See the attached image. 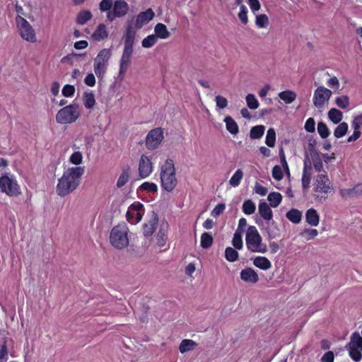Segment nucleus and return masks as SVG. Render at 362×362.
Returning a JSON list of instances; mask_svg holds the SVG:
<instances>
[{
    "label": "nucleus",
    "instance_id": "obj_49",
    "mask_svg": "<svg viewBox=\"0 0 362 362\" xmlns=\"http://www.w3.org/2000/svg\"><path fill=\"white\" fill-rule=\"evenodd\" d=\"M317 132L322 139L327 138L330 134L327 124L322 122L317 124Z\"/></svg>",
    "mask_w": 362,
    "mask_h": 362
},
{
    "label": "nucleus",
    "instance_id": "obj_6",
    "mask_svg": "<svg viewBox=\"0 0 362 362\" xmlns=\"http://www.w3.org/2000/svg\"><path fill=\"white\" fill-rule=\"evenodd\" d=\"M81 111L76 103L70 104L60 109L56 115V122L61 124L75 122L80 117Z\"/></svg>",
    "mask_w": 362,
    "mask_h": 362
},
{
    "label": "nucleus",
    "instance_id": "obj_1",
    "mask_svg": "<svg viewBox=\"0 0 362 362\" xmlns=\"http://www.w3.org/2000/svg\"><path fill=\"white\" fill-rule=\"evenodd\" d=\"M84 167L76 166L68 168L58 180L56 192L60 197H65L74 192L79 185L84 173Z\"/></svg>",
    "mask_w": 362,
    "mask_h": 362
},
{
    "label": "nucleus",
    "instance_id": "obj_63",
    "mask_svg": "<svg viewBox=\"0 0 362 362\" xmlns=\"http://www.w3.org/2000/svg\"><path fill=\"white\" fill-rule=\"evenodd\" d=\"M86 85L90 87H93L95 85V77L93 74L89 73L84 78Z\"/></svg>",
    "mask_w": 362,
    "mask_h": 362
},
{
    "label": "nucleus",
    "instance_id": "obj_11",
    "mask_svg": "<svg viewBox=\"0 0 362 362\" xmlns=\"http://www.w3.org/2000/svg\"><path fill=\"white\" fill-rule=\"evenodd\" d=\"M332 94V91L323 86L317 87L314 91L313 97L314 106L317 109H322L325 103L329 100Z\"/></svg>",
    "mask_w": 362,
    "mask_h": 362
},
{
    "label": "nucleus",
    "instance_id": "obj_27",
    "mask_svg": "<svg viewBox=\"0 0 362 362\" xmlns=\"http://www.w3.org/2000/svg\"><path fill=\"white\" fill-rule=\"evenodd\" d=\"M83 103L86 109H93L95 105V95L92 92H85L83 95Z\"/></svg>",
    "mask_w": 362,
    "mask_h": 362
},
{
    "label": "nucleus",
    "instance_id": "obj_41",
    "mask_svg": "<svg viewBox=\"0 0 362 362\" xmlns=\"http://www.w3.org/2000/svg\"><path fill=\"white\" fill-rule=\"evenodd\" d=\"M238 252L236 251L235 249L231 247H228L226 248L225 257L228 262H234L236 260H238Z\"/></svg>",
    "mask_w": 362,
    "mask_h": 362
},
{
    "label": "nucleus",
    "instance_id": "obj_42",
    "mask_svg": "<svg viewBox=\"0 0 362 362\" xmlns=\"http://www.w3.org/2000/svg\"><path fill=\"white\" fill-rule=\"evenodd\" d=\"M245 100L247 107L251 110H256L259 105V103L254 94H247L245 97Z\"/></svg>",
    "mask_w": 362,
    "mask_h": 362
},
{
    "label": "nucleus",
    "instance_id": "obj_10",
    "mask_svg": "<svg viewBox=\"0 0 362 362\" xmlns=\"http://www.w3.org/2000/svg\"><path fill=\"white\" fill-rule=\"evenodd\" d=\"M16 22L19 34L23 40L29 42H36L37 37L35 30L26 19L21 16H17Z\"/></svg>",
    "mask_w": 362,
    "mask_h": 362
},
{
    "label": "nucleus",
    "instance_id": "obj_12",
    "mask_svg": "<svg viewBox=\"0 0 362 362\" xmlns=\"http://www.w3.org/2000/svg\"><path fill=\"white\" fill-rule=\"evenodd\" d=\"M129 11V5L124 0L114 1L112 10L107 13V19L112 22L115 18L124 17Z\"/></svg>",
    "mask_w": 362,
    "mask_h": 362
},
{
    "label": "nucleus",
    "instance_id": "obj_22",
    "mask_svg": "<svg viewBox=\"0 0 362 362\" xmlns=\"http://www.w3.org/2000/svg\"><path fill=\"white\" fill-rule=\"evenodd\" d=\"M158 221L157 218H154L144 223L143 225V234L146 238L151 237L156 229Z\"/></svg>",
    "mask_w": 362,
    "mask_h": 362
},
{
    "label": "nucleus",
    "instance_id": "obj_2",
    "mask_svg": "<svg viewBox=\"0 0 362 362\" xmlns=\"http://www.w3.org/2000/svg\"><path fill=\"white\" fill-rule=\"evenodd\" d=\"M160 187L167 192H173L177 185L175 175L174 161L172 159L165 160L160 168Z\"/></svg>",
    "mask_w": 362,
    "mask_h": 362
},
{
    "label": "nucleus",
    "instance_id": "obj_64",
    "mask_svg": "<svg viewBox=\"0 0 362 362\" xmlns=\"http://www.w3.org/2000/svg\"><path fill=\"white\" fill-rule=\"evenodd\" d=\"M334 355L331 351L326 352L321 358V362H334Z\"/></svg>",
    "mask_w": 362,
    "mask_h": 362
},
{
    "label": "nucleus",
    "instance_id": "obj_33",
    "mask_svg": "<svg viewBox=\"0 0 362 362\" xmlns=\"http://www.w3.org/2000/svg\"><path fill=\"white\" fill-rule=\"evenodd\" d=\"M286 218L293 223H298L302 218V213L296 209H292L286 214Z\"/></svg>",
    "mask_w": 362,
    "mask_h": 362
},
{
    "label": "nucleus",
    "instance_id": "obj_62",
    "mask_svg": "<svg viewBox=\"0 0 362 362\" xmlns=\"http://www.w3.org/2000/svg\"><path fill=\"white\" fill-rule=\"evenodd\" d=\"M248 5L254 13L258 11L261 8L260 2L259 0H248Z\"/></svg>",
    "mask_w": 362,
    "mask_h": 362
},
{
    "label": "nucleus",
    "instance_id": "obj_7",
    "mask_svg": "<svg viewBox=\"0 0 362 362\" xmlns=\"http://www.w3.org/2000/svg\"><path fill=\"white\" fill-rule=\"evenodd\" d=\"M349 357L354 362H360L362 359V337L358 332H353L350 340L345 346Z\"/></svg>",
    "mask_w": 362,
    "mask_h": 362
},
{
    "label": "nucleus",
    "instance_id": "obj_59",
    "mask_svg": "<svg viewBox=\"0 0 362 362\" xmlns=\"http://www.w3.org/2000/svg\"><path fill=\"white\" fill-rule=\"evenodd\" d=\"M283 171L279 165H275L272 169V177L276 180H281L283 178Z\"/></svg>",
    "mask_w": 362,
    "mask_h": 362
},
{
    "label": "nucleus",
    "instance_id": "obj_32",
    "mask_svg": "<svg viewBox=\"0 0 362 362\" xmlns=\"http://www.w3.org/2000/svg\"><path fill=\"white\" fill-rule=\"evenodd\" d=\"M279 97L286 104H291L296 98V94L292 90H284L279 93Z\"/></svg>",
    "mask_w": 362,
    "mask_h": 362
},
{
    "label": "nucleus",
    "instance_id": "obj_34",
    "mask_svg": "<svg viewBox=\"0 0 362 362\" xmlns=\"http://www.w3.org/2000/svg\"><path fill=\"white\" fill-rule=\"evenodd\" d=\"M348 129L349 125L346 122H340L334 131V136L337 139L341 138L346 134Z\"/></svg>",
    "mask_w": 362,
    "mask_h": 362
},
{
    "label": "nucleus",
    "instance_id": "obj_55",
    "mask_svg": "<svg viewBox=\"0 0 362 362\" xmlns=\"http://www.w3.org/2000/svg\"><path fill=\"white\" fill-rule=\"evenodd\" d=\"M216 106L218 109H224L228 106V100L221 95H217L215 98Z\"/></svg>",
    "mask_w": 362,
    "mask_h": 362
},
{
    "label": "nucleus",
    "instance_id": "obj_24",
    "mask_svg": "<svg viewBox=\"0 0 362 362\" xmlns=\"http://www.w3.org/2000/svg\"><path fill=\"white\" fill-rule=\"evenodd\" d=\"M155 35L158 38L163 40L167 39L170 36V32L168 30L167 27L163 23H158L154 28Z\"/></svg>",
    "mask_w": 362,
    "mask_h": 362
},
{
    "label": "nucleus",
    "instance_id": "obj_46",
    "mask_svg": "<svg viewBox=\"0 0 362 362\" xmlns=\"http://www.w3.org/2000/svg\"><path fill=\"white\" fill-rule=\"evenodd\" d=\"M139 189L142 191H146L150 193H156L158 192V186L153 182H144L142 183Z\"/></svg>",
    "mask_w": 362,
    "mask_h": 362
},
{
    "label": "nucleus",
    "instance_id": "obj_39",
    "mask_svg": "<svg viewBox=\"0 0 362 362\" xmlns=\"http://www.w3.org/2000/svg\"><path fill=\"white\" fill-rule=\"evenodd\" d=\"M242 209L245 214L251 215L255 213L256 206L253 201L251 199H247L243 202Z\"/></svg>",
    "mask_w": 362,
    "mask_h": 362
},
{
    "label": "nucleus",
    "instance_id": "obj_37",
    "mask_svg": "<svg viewBox=\"0 0 362 362\" xmlns=\"http://www.w3.org/2000/svg\"><path fill=\"white\" fill-rule=\"evenodd\" d=\"M92 13L90 11L84 10L78 13L76 18V23L79 25H84L92 18Z\"/></svg>",
    "mask_w": 362,
    "mask_h": 362
},
{
    "label": "nucleus",
    "instance_id": "obj_57",
    "mask_svg": "<svg viewBox=\"0 0 362 362\" xmlns=\"http://www.w3.org/2000/svg\"><path fill=\"white\" fill-rule=\"evenodd\" d=\"M304 128L309 133L314 132L315 129V119L313 117H309L305 123Z\"/></svg>",
    "mask_w": 362,
    "mask_h": 362
},
{
    "label": "nucleus",
    "instance_id": "obj_25",
    "mask_svg": "<svg viewBox=\"0 0 362 362\" xmlns=\"http://www.w3.org/2000/svg\"><path fill=\"white\" fill-rule=\"evenodd\" d=\"M226 129L233 135H235L239 132V128L237 122L230 117L226 116L224 119Z\"/></svg>",
    "mask_w": 362,
    "mask_h": 362
},
{
    "label": "nucleus",
    "instance_id": "obj_9",
    "mask_svg": "<svg viewBox=\"0 0 362 362\" xmlns=\"http://www.w3.org/2000/svg\"><path fill=\"white\" fill-rule=\"evenodd\" d=\"M111 54L112 53L110 49L104 48L99 52L94 59V72L98 78H103L106 73Z\"/></svg>",
    "mask_w": 362,
    "mask_h": 362
},
{
    "label": "nucleus",
    "instance_id": "obj_29",
    "mask_svg": "<svg viewBox=\"0 0 362 362\" xmlns=\"http://www.w3.org/2000/svg\"><path fill=\"white\" fill-rule=\"evenodd\" d=\"M131 63V58L130 57H121L120 61H119V74L118 78H119L121 80L124 78V76L128 69L129 65Z\"/></svg>",
    "mask_w": 362,
    "mask_h": 362
},
{
    "label": "nucleus",
    "instance_id": "obj_4",
    "mask_svg": "<svg viewBox=\"0 0 362 362\" xmlns=\"http://www.w3.org/2000/svg\"><path fill=\"white\" fill-rule=\"evenodd\" d=\"M129 228L124 223L114 226L110 233V242L117 249L122 250L129 245Z\"/></svg>",
    "mask_w": 362,
    "mask_h": 362
},
{
    "label": "nucleus",
    "instance_id": "obj_53",
    "mask_svg": "<svg viewBox=\"0 0 362 362\" xmlns=\"http://www.w3.org/2000/svg\"><path fill=\"white\" fill-rule=\"evenodd\" d=\"M238 18L240 21L244 24L246 25L248 23L247 19V8L245 5H241L240 6V11L238 13Z\"/></svg>",
    "mask_w": 362,
    "mask_h": 362
},
{
    "label": "nucleus",
    "instance_id": "obj_51",
    "mask_svg": "<svg viewBox=\"0 0 362 362\" xmlns=\"http://www.w3.org/2000/svg\"><path fill=\"white\" fill-rule=\"evenodd\" d=\"M335 103L339 107L346 109L349 106V98L347 95L337 97L335 99Z\"/></svg>",
    "mask_w": 362,
    "mask_h": 362
},
{
    "label": "nucleus",
    "instance_id": "obj_3",
    "mask_svg": "<svg viewBox=\"0 0 362 362\" xmlns=\"http://www.w3.org/2000/svg\"><path fill=\"white\" fill-rule=\"evenodd\" d=\"M333 190V184L325 171L316 176L313 188V194L316 201L324 202Z\"/></svg>",
    "mask_w": 362,
    "mask_h": 362
},
{
    "label": "nucleus",
    "instance_id": "obj_31",
    "mask_svg": "<svg viewBox=\"0 0 362 362\" xmlns=\"http://www.w3.org/2000/svg\"><path fill=\"white\" fill-rule=\"evenodd\" d=\"M136 32L132 25H129L124 34V45L133 46L134 43Z\"/></svg>",
    "mask_w": 362,
    "mask_h": 362
},
{
    "label": "nucleus",
    "instance_id": "obj_40",
    "mask_svg": "<svg viewBox=\"0 0 362 362\" xmlns=\"http://www.w3.org/2000/svg\"><path fill=\"white\" fill-rule=\"evenodd\" d=\"M299 235L305 240H310L317 236L318 231L314 228H305L300 233Z\"/></svg>",
    "mask_w": 362,
    "mask_h": 362
},
{
    "label": "nucleus",
    "instance_id": "obj_48",
    "mask_svg": "<svg viewBox=\"0 0 362 362\" xmlns=\"http://www.w3.org/2000/svg\"><path fill=\"white\" fill-rule=\"evenodd\" d=\"M157 40L158 39L156 35H149L142 40L141 45L144 48H150L157 42Z\"/></svg>",
    "mask_w": 362,
    "mask_h": 362
},
{
    "label": "nucleus",
    "instance_id": "obj_35",
    "mask_svg": "<svg viewBox=\"0 0 362 362\" xmlns=\"http://www.w3.org/2000/svg\"><path fill=\"white\" fill-rule=\"evenodd\" d=\"M267 199L269 202L270 206L276 208L281 204L282 196L280 193L274 192L269 194Z\"/></svg>",
    "mask_w": 362,
    "mask_h": 362
},
{
    "label": "nucleus",
    "instance_id": "obj_17",
    "mask_svg": "<svg viewBox=\"0 0 362 362\" xmlns=\"http://www.w3.org/2000/svg\"><path fill=\"white\" fill-rule=\"evenodd\" d=\"M241 280L246 283L256 284L259 281L257 273L252 268L247 267L240 272Z\"/></svg>",
    "mask_w": 362,
    "mask_h": 362
},
{
    "label": "nucleus",
    "instance_id": "obj_61",
    "mask_svg": "<svg viewBox=\"0 0 362 362\" xmlns=\"http://www.w3.org/2000/svg\"><path fill=\"white\" fill-rule=\"evenodd\" d=\"M254 191L256 194L260 196H265L268 192L267 188L259 185V183L255 184Z\"/></svg>",
    "mask_w": 362,
    "mask_h": 362
},
{
    "label": "nucleus",
    "instance_id": "obj_26",
    "mask_svg": "<svg viewBox=\"0 0 362 362\" xmlns=\"http://www.w3.org/2000/svg\"><path fill=\"white\" fill-rule=\"evenodd\" d=\"M107 36L108 33L107 31L106 26L104 24H100L92 35L93 38L97 41L103 40Z\"/></svg>",
    "mask_w": 362,
    "mask_h": 362
},
{
    "label": "nucleus",
    "instance_id": "obj_5",
    "mask_svg": "<svg viewBox=\"0 0 362 362\" xmlns=\"http://www.w3.org/2000/svg\"><path fill=\"white\" fill-rule=\"evenodd\" d=\"M245 242L247 250L252 252L265 253L267 251V247L262 243V237L255 226L248 227Z\"/></svg>",
    "mask_w": 362,
    "mask_h": 362
},
{
    "label": "nucleus",
    "instance_id": "obj_21",
    "mask_svg": "<svg viewBox=\"0 0 362 362\" xmlns=\"http://www.w3.org/2000/svg\"><path fill=\"white\" fill-rule=\"evenodd\" d=\"M305 221L311 226H318L320 216L317 211L313 208L307 210L305 213Z\"/></svg>",
    "mask_w": 362,
    "mask_h": 362
},
{
    "label": "nucleus",
    "instance_id": "obj_38",
    "mask_svg": "<svg viewBox=\"0 0 362 362\" xmlns=\"http://www.w3.org/2000/svg\"><path fill=\"white\" fill-rule=\"evenodd\" d=\"M264 130L265 127L263 125H257L255 127H253L250 129V136L252 139H260L263 136Z\"/></svg>",
    "mask_w": 362,
    "mask_h": 362
},
{
    "label": "nucleus",
    "instance_id": "obj_54",
    "mask_svg": "<svg viewBox=\"0 0 362 362\" xmlns=\"http://www.w3.org/2000/svg\"><path fill=\"white\" fill-rule=\"evenodd\" d=\"M83 156L80 151H75L73 153L70 158L69 161L71 163L74 165H79L82 163Z\"/></svg>",
    "mask_w": 362,
    "mask_h": 362
},
{
    "label": "nucleus",
    "instance_id": "obj_44",
    "mask_svg": "<svg viewBox=\"0 0 362 362\" xmlns=\"http://www.w3.org/2000/svg\"><path fill=\"white\" fill-rule=\"evenodd\" d=\"M255 25L259 28H264L269 25V18L266 14L257 15L255 18Z\"/></svg>",
    "mask_w": 362,
    "mask_h": 362
},
{
    "label": "nucleus",
    "instance_id": "obj_58",
    "mask_svg": "<svg viewBox=\"0 0 362 362\" xmlns=\"http://www.w3.org/2000/svg\"><path fill=\"white\" fill-rule=\"evenodd\" d=\"M226 205L224 204H217L211 212V215L215 218L219 216L225 210Z\"/></svg>",
    "mask_w": 362,
    "mask_h": 362
},
{
    "label": "nucleus",
    "instance_id": "obj_19",
    "mask_svg": "<svg viewBox=\"0 0 362 362\" xmlns=\"http://www.w3.org/2000/svg\"><path fill=\"white\" fill-rule=\"evenodd\" d=\"M258 213L260 216L267 221H270L273 218V212L270 206L265 202H260L258 206Z\"/></svg>",
    "mask_w": 362,
    "mask_h": 362
},
{
    "label": "nucleus",
    "instance_id": "obj_20",
    "mask_svg": "<svg viewBox=\"0 0 362 362\" xmlns=\"http://www.w3.org/2000/svg\"><path fill=\"white\" fill-rule=\"evenodd\" d=\"M311 167L310 161H304V167L302 175V186L303 188L308 189L310 182Z\"/></svg>",
    "mask_w": 362,
    "mask_h": 362
},
{
    "label": "nucleus",
    "instance_id": "obj_8",
    "mask_svg": "<svg viewBox=\"0 0 362 362\" xmlns=\"http://www.w3.org/2000/svg\"><path fill=\"white\" fill-rule=\"evenodd\" d=\"M0 192L9 197H17L21 194L20 185L13 175L8 173L0 177Z\"/></svg>",
    "mask_w": 362,
    "mask_h": 362
},
{
    "label": "nucleus",
    "instance_id": "obj_47",
    "mask_svg": "<svg viewBox=\"0 0 362 362\" xmlns=\"http://www.w3.org/2000/svg\"><path fill=\"white\" fill-rule=\"evenodd\" d=\"M129 179V169H124L121 175H119L117 182V187H122L124 186Z\"/></svg>",
    "mask_w": 362,
    "mask_h": 362
},
{
    "label": "nucleus",
    "instance_id": "obj_60",
    "mask_svg": "<svg viewBox=\"0 0 362 362\" xmlns=\"http://www.w3.org/2000/svg\"><path fill=\"white\" fill-rule=\"evenodd\" d=\"M351 127L359 129L362 127V113L354 117L351 122Z\"/></svg>",
    "mask_w": 362,
    "mask_h": 362
},
{
    "label": "nucleus",
    "instance_id": "obj_50",
    "mask_svg": "<svg viewBox=\"0 0 362 362\" xmlns=\"http://www.w3.org/2000/svg\"><path fill=\"white\" fill-rule=\"evenodd\" d=\"M232 244L236 250H241L243 247V243L241 233L236 231L233 238Z\"/></svg>",
    "mask_w": 362,
    "mask_h": 362
},
{
    "label": "nucleus",
    "instance_id": "obj_56",
    "mask_svg": "<svg viewBox=\"0 0 362 362\" xmlns=\"http://www.w3.org/2000/svg\"><path fill=\"white\" fill-rule=\"evenodd\" d=\"M62 95L66 98H71L74 95L75 87L73 85H65L62 90Z\"/></svg>",
    "mask_w": 362,
    "mask_h": 362
},
{
    "label": "nucleus",
    "instance_id": "obj_52",
    "mask_svg": "<svg viewBox=\"0 0 362 362\" xmlns=\"http://www.w3.org/2000/svg\"><path fill=\"white\" fill-rule=\"evenodd\" d=\"M114 0H102L99 4V9L101 12H109L112 8Z\"/></svg>",
    "mask_w": 362,
    "mask_h": 362
},
{
    "label": "nucleus",
    "instance_id": "obj_30",
    "mask_svg": "<svg viewBox=\"0 0 362 362\" xmlns=\"http://www.w3.org/2000/svg\"><path fill=\"white\" fill-rule=\"evenodd\" d=\"M197 346V343L192 339H183L179 346L181 354L193 350Z\"/></svg>",
    "mask_w": 362,
    "mask_h": 362
},
{
    "label": "nucleus",
    "instance_id": "obj_28",
    "mask_svg": "<svg viewBox=\"0 0 362 362\" xmlns=\"http://www.w3.org/2000/svg\"><path fill=\"white\" fill-rule=\"evenodd\" d=\"M327 115L329 119L335 124L340 123L343 119V113L336 108H331Z\"/></svg>",
    "mask_w": 362,
    "mask_h": 362
},
{
    "label": "nucleus",
    "instance_id": "obj_15",
    "mask_svg": "<svg viewBox=\"0 0 362 362\" xmlns=\"http://www.w3.org/2000/svg\"><path fill=\"white\" fill-rule=\"evenodd\" d=\"M153 165L151 159L146 156L141 155L139 162V176L141 179L148 177L153 172Z\"/></svg>",
    "mask_w": 362,
    "mask_h": 362
},
{
    "label": "nucleus",
    "instance_id": "obj_43",
    "mask_svg": "<svg viewBox=\"0 0 362 362\" xmlns=\"http://www.w3.org/2000/svg\"><path fill=\"white\" fill-rule=\"evenodd\" d=\"M276 143V132L274 129L270 128L268 129L265 139V144L269 147H274Z\"/></svg>",
    "mask_w": 362,
    "mask_h": 362
},
{
    "label": "nucleus",
    "instance_id": "obj_16",
    "mask_svg": "<svg viewBox=\"0 0 362 362\" xmlns=\"http://www.w3.org/2000/svg\"><path fill=\"white\" fill-rule=\"evenodd\" d=\"M154 12L151 8H148L145 11L138 14L134 22L135 28L140 29L144 25L148 23L154 17Z\"/></svg>",
    "mask_w": 362,
    "mask_h": 362
},
{
    "label": "nucleus",
    "instance_id": "obj_23",
    "mask_svg": "<svg viewBox=\"0 0 362 362\" xmlns=\"http://www.w3.org/2000/svg\"><path fill=\"white\" fill-rule=\"evenodd\" d=\"M253 264L262 270H268L272 267V263L266 257H256L253 259Z\"/></svg>",
    "mask_w": 362,
    "mask_h": 362
},
{
    "label": "nucleus",
    "instance_id": "obj_45",
    "mask_svg": "<svg viewBox=\"0 0 362 362\" xmlns=\"http://www.w3.org/2000/svg\"><path fill=\"white\" fill-rule=\"evenodd\" d=\"M213 237L208 233H204L201 235V246L203 248H209L213 244Z\"/></svg>",
    "mask_w": 362,
    "mask_h": 362
},
{
    "label": "nucleus",
    "instance_id": "obj_36",
    "mask_svg": "<svg viewBox=\"0 0 362 362\" xmlns=\"http://www.w3.org/2000/svg\"><path fill=\"white\" fill-rule=\"evenodd\" d=\"M243 170L241 169H238L234 173V174L230 177V179L229 180V184L232 187H236L239 186V185L240 184V182L243 180Z\"/></svg>",
    "mask_w": 362,
    "mask_h": 362
},
{
    "label": "nucleus",
    "instance_id": "obj_18",
    "mask_svg": "<svg viewBox=\"0 0 362 362\" xmlns=\"http://www.w3.org/2000/svg\"><path fill=\"white\" fill-rule=\"evenodd\" d=\"M169 225L167 222H162L160 224L159 230L156 235L157 244L160 247H163L165 245L168 240V230Z\"/></svg>",
    "mask_w": 362,
    "mask_h": 362
},
{
    "label": "nucleus",
    "instance_id": "obj_13",
    "mask_svg": "<svg viewBox=\"0 0 362 362\" xmlns=\"http://www.w3.org/2000/svg\"><path fill=\"white\" fill-rule=\"evenodd\" d=\"M144 214V205L139 202H136L129 206L127 211V218L130 223L136 224L141 220Z\"/></svg>",
    "mask_w": 362,
    "mask_h": 362
},
{
    "label": "nucleus",
    "instance_id": "obj_14",
    "mask_svg": "<svg viewBox=\"0 0 362 362\" xmlns=\"http://www.w3.org/2000/svg\"><path fill=\"white\" fill-rule=\"evenodd\" d=\"M163 132L160 127L151 130L146 138V146L148 150H154L158 147L163 139Z\"/></svg>",
    "mask_w": 362,
    "mask_h": 362
}]
</instances>
